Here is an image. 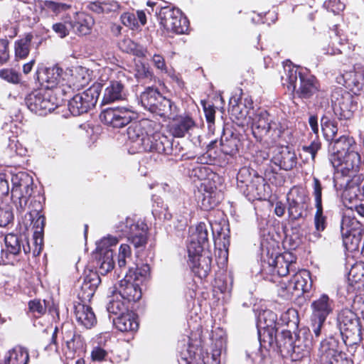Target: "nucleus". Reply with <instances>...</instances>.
<instances>
[{
  "label": "nucleus",
  "mask_w": 364,
  "mask_h": 364,
  "mask_svg": "<svg viewBox=\"0 0 364 364\" xmlns=\"http://www.w3.org/2000/svg\"><path fill=\"white\" fill-rule=\"evenodd\" d=\"M115 231L120 237H127L135 248L144 247L147 242V225L141 220L127 217L115 225Z\"/></svg>",
  "instance_id": "1a4fd4ad"
},
{
  "label": "nucleus",
  "mask_w": 364,
  "mask_h": 364,
  "mask_svg": "<svg viewBox=\"0 0 364 364\" xmlns=\"http://www.w3.org/2000/svg\"><path fill=\"white\" fill-rule=\"evenodd\" d=\"M230 112L232 117H234L237 120H242L246 118V116L248 112L246 110H242L240 107V103H238L237 100L236 98H231L230 100Z\"/></svg>",
  "instance_id": "5fc2aeb1"
},
{
  "label": "nucleus",
  "mask_w": 364,
  "mask_h": 364,
  "mask_svg": "<svg viewBox=\"0 0 364 364\" xmlns=\"http://www.w3.org/2000/svg\"><path fill=\"white\" fill-rule=\"evenodd\" d=\"M140 102L145 109L161 117L174 119L178 113L175 103L164 97L157 88L153 87H147L141 93Z\"/></svg>",
  "instance_id": "20e7f679"
},
{
  "label": "nucleus",
  "mask_w": 364,
  "mask_h": 364,
  "mask_svg": "<svg viewBox=\"0 0 364 364\" xmlns=\"http://www.w3.org/2000/svg\"><path fill=\"white\" fill-rule=\"evenodd\" d=\"M321 126L325 139L331 142L334 141L338 132L337 123L323 116L321 119Z\"/></svg>",
  "instance_id": "37998d69"
},
{
  "label": "nucleus",
  "mask_w": 364,
  "mask_h": 364,
  "mask_svg": "<svg viewBox=\"0 0 364 364\" xmlns=\"http://www.w3.org/2000/svg\"><path fill=\"white\" fill-rule=\"evenodd\" d=\"M316 211L314 215V225L316 231L322 232L326 227V218L323 213V206L316 207Z\"/></svg>",
  "instance_id": "bf43d9fd"
},
{
  "label": "nucleus",
  "mask_w": 364,
  "mask_h": 364,
  "mask_svg": "<svg viewBox=\"0 0 364 364\" xmlns=\"http://www.w3.org/2000/svg\"><path fill=\"white\" fill-rule=\"evenodd\" d=\"M95 23L93 18L85 13H77L70 24L77 35L85 36L90 33Z\"/></svg>",
  "instance_id": "2f4dec72"
},
{
  "label": "nucleus",
  "mask_w": 364,
  "mask_h": 364,
  "mask_svg": "<svg viewBox=\"0 0 364 364\" xmlns=\"http://www.w3.org/2000/svg\"><path fill=\"white\" fill-rule=\"evenodd\" d=\"M309 198L306 191L299 187H293L287 194L288 214L291 220H297L305 217Z\"/></svg>",
  "instance_id": "2eb2a0df"
},
{
  "label": "nucleus",
  "mask_w": 364,
  "mask_h": 364,
  "mask_svg": "<svg viewBox=\"0 0 364 364\" xmlns=\"http://www.w3.org/2000/svg\"><path fill=\"white\" fill-rule=\"evenodd\" d=\"M117 291L121 298L128 302L139 301L142 294L139 283L131 281L126 277L120 282Z\"/></svg>",
  "instance_id": "393cba45"
},
{
  "label": "nucleus",
  "mask_w": 364,
  "mask_h": 364,
  "mask_svg": "<svg viewBox=\"0 0 364 364\" xmlns=\"http://www.w3.org/2000/svg\"><path fill=\"white\" fill-rule=\"evenodd\" d=\"M33 36L28 34L22 39L18 40L15 43V54L18 58L23 59L27 57L30 51V45Z\"/></svg>",
  "instance_id": "de8ad7c7"
},
{
  "label": "nucleus",
  "mask_w": 364,
  "mask_h": 364,
  "mask_svg": "<svg viewBox=\"0 0 364 364\" xmlns=\"http://www.w3.org/2000/svg\"><path fill=\"white\" fill-rule=\"evenodd\" d=\"M326 338L321 341L318 352L321 364H348V360L338 349V341L336 335L323 331Z\"/></svg>",
  "instance_id": "f8f14e48"
},
{
  "label": "nucleus",
  "mask_w": 364,
  "mask_h": 364,
  "mask_svg": "<svg viewBox=\"0 0 364 364\" xmlns=\"http://www.w3.org/2000/svg\"><path fill=\"white\" fill-rule=\"evenodd\" d=\"M134 117V112L131 107H114L103 110L100 119L107 125L113 128H122L131 122Z\"/></svg>",
  "instance_id": "dca6fc26"
},
{
  "label": "nucleus",
  "mask_w": 364,
  "mask_h": 364,
  "mask_svg": "<svg viewBox=\"0 0 364 364\" xmlns=\"http://www.w3.org/2000/svg\"><path fill=\"white\" fill-rule=\"evenodd\" d=\"M346 83L348 87L355 88L357 91L364 87V73L361 71L353 72L347 75Z\"/></svg>",
  "instance_id": "603ef678"
},
{
  "label": "nucleus",
  "mask_w": 364,
  "mask_h": 364,
  "mask_svg": "<svg viewBox=\"0 0 364 364\" xmlns=\"http://www.w3.org/2000/svg\"><path fill=\"white\" fill-rule=\"evenodd\" d=\"M341 232L343 243L349 252L359 250L360 242L363 235V225L355 218L345 214L341 223Z\"/></svg>",
  "instance_id": "9d476101"
},
{
  "label": "nucleus",
  "mask_w": 364,
  "mask_h": 364,
  "mask_svg": "<svg viewBox=\"0 0 364 364\" xmlns=\"http://www.w3.org/2000/svg\"><path fill=\"white\" fill-rule=\"evenodd\" d=\"M113 323L116 328L122 332H135L139 328L136 314L129 311L114 318Z\"/></svg>",
  "instance_id": "7c9ffc66"
},
{
  "label": "nucleus",
  "mask_w": 364,
  "mask_h": 364,
  "mask_svg": "<svg viewBox=\"0 0 364 364\" xmlns=\"http://www.w3.org/2000/svg\"><path fill=\"white\" fill-rule=\"evenodd\" d=\"M38 6L42 15L52 17L64 14L72 7L70 4L53 0H42Z\"/></svg>",
  "instance_id": "c85d7f7f"
},
{
  "label": "nucleus",
  "mask_w": 364,
  "mask_h": 364,
  "mask_svg": "<svg viewBox=\"0 0 364 364\" xmlns=\"http://www.w3.org/2000/svg\"><path fill=\"white\" fill-rule=\"evenodd\" d=\"M221 151L227 155H235L242 146L239 134L229 132H225L220 138Z\"/></svg>",
  "instance_id": "473e14b6"
},
{
  "label": "nucleus",
  "mask_w": 364,
  "mask_h": 364,
  "mask_svg": "<svg viewBox=\"0 0 364 364\" xmlns=\"http://www.w3.org/2000/svg\"><path fill=\"white\" fill-rule=\"evenodd\" d=\"M159 18L160 24L167 31L183 34L188 29V20L179 9L170 7L161 8Z\"/></svg>",
  "instance_id": "ddd939ff"
},
{
  "label": "nucleus",
  "mask_w": 364,
  "mask_h": 364,
  "mask_svg": "<svg viewBox=\"0 0 364 364\" xmlns=\"http://www.w3.org/2000/svg\"><path fill=\"white\" fill-rule=\"evenodd\" d=\"M33 244L34 245V247L32 250L33 255L34 257L38 256L43 249V234L38 233L36 234V232H33Z\"/></svg>",
  "instance_id": "338daca9"
},
{
  "label": "nucleus",
  "mask_w": 364,
  "mask_h": 364,
  "mask_svg": "<svg viewBox=\"0 0 364 364\" xmlns=\"http://www.w3.org/2000/svg\"><path fill=\"white\" fill-rule=\"evenodd\" d=\"M153 129L144 151L156 152L164 155H177V148L173 147V139Z\"/></svg>",
  "instance_id": "6ab92c4d"
},
{
  "label": "nucleus",
  "mask_w": 364,
  "mask_h": 364,
  "mask_svg": "<svg viewBox=\"0 0 364 364\" xmlns=\"http://www.w3.org/2000/svg\"><path fill=\"white\" fill-rule=\"evenodd\" d=\"M14 221V213L9 205L0 207V227L6 228Z\"/></svg>",
  "instance_id": "6e6d98bb"
},
{
  "label": "nucleus",
  "mask_w": 364,
  "mask_h": 364,
  "mask_svg": "<svg viewBox=\"0 0 364 364\" xmlns=\"http://www.w3.org/2000/svg\"><path fill=\"white\" fill-rule=\"evenodd\" d=\"M272 161L280 168L290 171L296 166L297 157L294 151L289 146H282L275 149Z\"/></svg>",
  "instance_id": "5701e85b"
},
{
  "label": "nucleus",
  "mask_w": 364,
  "mask_h": 364,
  "mask_svg": "<svg viewBox=\"0 0 364 364\" xmlns=\"http://www.w3.org/2000/svg\"><path fill=\"white\" fill-rule=\"evenodd\" d=\"M188 264L192 271L200 278H205L210 271L211 259L199 253L196 257L188 255Z\"/></svg>",
  "instance_id": "72a5a7b5"
},
{
  "label": "nucleus",
  "mask_w": 364,
  "mask_h": 364,
  "mask_svg": "<svg viewBox=\"0 0 364 364\" xmlns=\"http://www.w3.org/2000/svg\"><path fill=\"white\" fill-rule=\"evenodd\" d=\"M0 77L9 83L18 84L21 82V74L14 69H2Z\"/></svg>",
  "instance_id": "4d7b16f0"
},
{
  "label": "nucleus",
  "mask_w": 364,
  "mask_h": 364,
  "mask_svg": "<svg viewBox=\"0 0 364 364\" xmlns=\"http://www.w3.org/2000/svg\"><path fill=\"white\" fill-rule=\"evenodd\" d=\"M118 243V239L117 237L114 236H107L106 237L102 238L99 243L97 244V250L100 252H104L105 250H112V247L115 246Z\"/></svg>",
  "instance_id": "680f3d73"
},
{
  "label": "nucleus",
  "mask_w": 364,
  "mask_h": 364,
  "mask_svg": "<svg viewBox=\"0 0 364 364\" xmlns=\"http://www.w3.org/2000/svg\"><path fill=\"white\" fill-rule=\"evenodd\" d=\"M250 119L252 134L257 141L271 145L281 137L282 131L279 125L267 111L258 109L250 116Z\"/></svg>",
  "instance_id": "f03ea898"
},
{
  "label": "nucleus",
  "mask_w": 364,
  "mask_h": 364,
  "mask_svg": "<svg viewBox=\"0 0 364 364\" xmlns=\"http://www.w3.org/2000/svg\"><path fill=\"white\" fill-rule=\"evenodd\" d=\"M321 148V144L320 141L315 139L309 145H305L301 147L299 156L306 163L314 162L316 155Z\"/></svg>",
  "instance_id": "79ce46f5"
},
{
  "label": "nucleus",
  "mask_w": 364,
  "mask_h": 364,
  "mask_svg": "<svg viewBox=\"0 0 364 364\" xmlns=\"http://www.w3.org/2000/svg\"><path fill=\"white\" fill-rule=\"evenodd\" d=\"M132 251L129 245L122 244L119 247L118 255V266L119 268L125 267L127 264V259H131Z\"/></svg>",
  "instance_id": "13d9d810"
},
{
  "label": "nucleus",
  "mask_w": 364,
  "mask_h": 364,
  "mask_svg": "<svg viewBox=\"0 0 364 364\" xmlns=\"http://www.w3.org/2000/svg\"><path fill=\"white\" fill-rule=\"evenodd\" d=\"M101 279L97 272L89 270L77 281V293L82 301H90L93 296Z\"/></svg>",
  "instance_id": "aec40b11"
},
{
  "label": "nucleus",
  "mask_w": 364,
  "mask_h": 364,
  "mask_svg": "<svg viewBox=\"0 0 364 364\" xmlns=\"http://www.w3.org/2000/svg\"><path fill=\"white\" fill-rule=\"evenodd\" d=\"M90 80V74L85 68L79 67L76 69L73 75V86L77 89L82 88L87 85Z\"/></svg>",
  "instance_id": "8fccbe9b"
},
{
  "label": "nucleus",
  "mask_w": 364,
  "mask_h": 364,
  "mask_svg": "<svg viewBox=\"0 0 364 364\" xmlns=\"http://www.w3.org/2000/svg\"><path fill=\"white\" fill-rule=\"evenodd\" d=\"M208 241V226L204 223H200L191 233L187 245L188 255L196 257L203 251L204 245Z\"/></svg>",
  "instance_id": "4be33fe9"
},
{
  "label": "nucleus",
  "mask_w": 364,
  "mask_h": 364,
  "mask_svg": "<svg viewBox=\"0 0 364 364\" xmlns=\"http://www.w3.org/2000/svg\"><path fill=\"white\" fill-rule=\"evenodd\" d=\"M107 351L104 348L96 346L91 352V358L94 361H102L107 356Z\"/></svg>",
  "instance_id": "774afa93"
},
{
  "label": "nucleus",
  "mask_w": 364,
  "mask_h": 364,
  "mask_svg": "<svg viewBox=\"0 0 364 364\" xmlns=\"http://www.w3.org/2000/svg\"><path fill=\"white\" fill-rule=\"evenodd\" d=\"M204 191L201 199L202 208L205 210L214 208L221 200L220 193L215 187L208 188L206 186H205Z\"/></svg>",
  "instance_id": "4c0bfd02"
},
{
  "label": "nucleus",
  "mask_w": 364,
  "mask_h": 364,
  "mask_svg": "<svg viewBox=\"0 0 364 364\" xmlns=\"http://www.w3.org/2000/svg\"><path fill=\"white\" fill-rule=\"evenodd\" d=\"M113 250L98 251L97 267L98 274L105 275L114 268Z\"/></svg>",
  "instance_id": "58836bf2"
},
{
  "label": "nucleus",
  "mask_w": 364,
  "mask_h": 364,
  "mask_svg": "<svg viewBox=\"0 0 364 364\" xmlns=\"http://www.w3.org/2000/svg\"><path fill=\"white\" fill-rule=\"evenodd\" d=\"M257 326L267 331L270 336L269 343H272L273 334L277 332L280 326L279 321H277V314L271 310L263 311L258 316Z\"/></svg>",
  "instance_id": "bb28decb"
},
{
  "label": "nucleus",
  "mask_w": 364,
  "mask_h": 364,
  "mask_svg": "<svg viewBox=\"0 0 364 364\" xmlns=\"http://www.w3.org/2000/svg\"><path fill=\"white\" fill-rule=\"evenodd\" d=\"M311 309L310 328L315 338H318L328 325L326 318L333 311L334 301L327 294H323L312 301Z\"/></svg>",
  "instance_id": "0eeeda50"
},
{
  "label": "nucleus",
  "mask_w": 364,
  "mask_h": 364,
  "mask_svg": "<svg viewBox=\"0 0 364 364\" xmlns=\"http://www.w3.org/2000/svg\"><path fill=\"white\" fill-rule=\"evenodd\" d=\"M62 92L60 87L35 90L26 96L25 103L31 112L46 115L61 105L63 100L59 95Z\"/></svg>",
  "instance_id": "7ed1b4c3"
},
{
  "label": "nucleus",
  "mask_w": 364,
  "mask_h": 364,
  "mask_svg": "<svg viewBox=\"0 0 364 364\" xmlns=\"http://www.w3.org/2000/svg\"><path fill=\"white\" fill-rule=\"evenodd\" d=\"M274 333V341L280 352L289 354L292 349L293 333L289 330H282L279 333Z\"/></svg>",
  "instance_id": "a19ab883"
},
{
  "label": "nucleus",
  "mask_w": 364,
  "mask_h": 364,
  "mask_svg": "<svg viewBox=\"0 0 364 364\" xmlns=\"http://www.w3.org/2000/svg\"><path fill=\"white\" fill-rule=\"evenodd\" d=\"M11 198L19 213H23L28 206V203L32 199L33 193V179L31 175L24 171L18 172L11 176Z\"/></svg>",
  "instance_id": "423d86ee"
},
{
  "label": "nucleus",
  "mask_w": 364,
  "mask_h": 364,
  "mask_svg": "<svg viewBox=\"0 0 364 364\" xmlns=\"http://www.w3.org/2000/svg\"><path fill=\"white\" fill-rule=\"evenodd\" d=\"M353 96L342 88L336 89L331 95L332 108L339 119H349L356 108Z\"/></svg>",
  "instance_id": "4468645a"
},
{
  "label": "nucleus",
  "mask_w": 364,
  "mask_h": 364,
  "mask_svg": "<svg viewBox=\"0 0 364 364\" xmlns=\"http://www.w3.org/2000/svg\"><path fill=\"white\" fill-rule=\"evenodd\" d=\"M117 7V2L115 1H95L90 2L87 5V8L96 13V14H103L108 13L111 11L114 10Z\"/></svg>",
  "instance_id": "09e8293b"
},
{
  "label": "nucleus",
  "mask_w": 364,
  "mask_h": 364,
  "mask_svg": "<svg viewBox=\"0 0 364 364\" xmlns=\"http://www.w3.org/2000/svg\"><path fill=\"white\" fill-rule=\"evenodd\" d=\"M75 315L77 323L86 328H91L96 323V316L89 306L78 304L75 306Z\"/></svg>",
  "instance_id": "f704fd0d"
},
{
  "label": "nucleus",
  "mask_w": 364,
  "mask_h": 364,
  "mask_svg": "<svg viewBox=\"0 0 364 364\" xmlns=\"http://www.w3.org/2000/svg\"><path fill=\"white\" fill-rule=\"evenodd\" d=\"M122 23L134 29L135 28H138V20L136 19V16L135 13L133 12H125L121 15L120 17Z\"/></svg>",
  "instance_id": "e2e57ef3"
},
{
  "label": "nucleus",
  "mask_w": 364,
  "mask_h": 364,
  "mask_svg": "<svg viewBox=\"0 0 364 364\" xmlns=\"http://www.w3.org/2000/svg\"><path fill=\"white\" fill-rule=\"evenodd\" d=\"M333 154L330 157L342 158L345 154L356 149L357 144L353 137L343 135L331 143Z\"/></svg>",
  "instance_id": "cd10ccee"
},
{
  "label": "nucleus",
  "mask_w": 364,
  "mask_h": 364,
  "mask_svg": "<svg viewBox=\"0 0 364 364\" xmlns=\"http://www.w3.org/2000/svg\"><path fill=\"white\" fill-rule=\"evenodd\" d=\"M309 277V272L306 270H301L294 274L292 279L289 282L285 289L289 293L293 294L297 291L304 293L308 291L309 285L307 278Z\"/></svg>",
  "instance_id": "c9c22d12"
},
{
  "label": "nucleus",
  "mask_w": 364,
  "mask_h": 364,
  "mask_svg": "<svg viewBox=\"0 0 364 364\" xmlns=\"http://www.w3.org/2000/svg\"><path fill=\"white\" fill-rule=\"evenodd\" d=\"M27 208L28 209L30 220L33 225V232H36V234H43L46 218L43 215L41 214L43 210L41 202L39 200L32 199Z\"/></svg>",
  "instance_id": "a878e982"
},
{
  "label": "nucleus",
  "mask_w": 364,
  "mask_h": 364,
  "mask_svg": "<svg viewBox=\"0 0 364 364\" xmlns=\"http://www.w3.org/2000/svg\"><path fill=\"white\" fill-rule=\"evenodd\" d=\"M173 119L174 121L169 126V132L174 137H184L186 134H191V132L196 128V122L190 116H180Z\"/></svg>",
  "instance_id": "b1692460"
},
{
  "label": "nucleus",
  "mask_w": 364,
  "mask_h": 364,
  "mask_svg": "<svg viewBox=\"0 0 364 364\" xmlns=\"http://www.w3.org/2000/svg\"><path fill=\"white\" fill-rule=\"evenodd\" d=\"M284 69L285 75L282 79L284 84L287 83L289 90H296L297 78L299 77L300 86L296 94L300 98L309 99L319 91V83L314 76L298 71V68L292 67L291 64H285Z\"/></svg>",
  "instance_id": "39448f33"
},
{
  "label": "nucleus",
  "mask_w": 364,
  "mask_h": 364,
  "mask_svg": "<svg viewBox=\"0 0 364 364\" xmlns=\"http://www.w3.org/2000/svg\"><path fill=\"white\" fill-rule=\"evenodd\" d=\"M291 255L289 253L280 254L277 255L269 262V264L273 267L274 272H276L280 277H284L290 272V268L294 266L290 260Z\"/></svg>",
  "instance_id": "e433bc0d"
},
{
  "label": "nucleus",
  "mask_w": 364,
  "mask_h": 364,
  "mask_svg": "<svg viewBox=\"0 0 364 364\" xmlns=\"http://www.w3.org/2000/svg\"><path fill=\"white\" fill-rule=\"evenodd\" d=\"M102 91V85L95 82L86 90L78 93L68 102V108L74 116H79L93 108Z\"/></svg>",
  "instance_id": "9b49d317"
},
{
  "label": "nucleus",
  "mask_w": 364,
  "mask_h": 364,
  "mask_svg": "<svg viewBox=\"0 0 364 364\" xmlns=\"http://www.w3.org/2000/svg\"><path fill=\"white\" fill-rule=\"evenodd\" d=\"M125 75L119 73L117 79L111 80L105 88L102 100V105L110 104L126 98L127 90L125 87Z\"/></svg>",
  "instance_id": "412c9836"
},
{
  "label": "nucleus",
  "mask_w": 364,
  "mask_h": 364,
  "mask_svg": "<svg viewBox=\"0 0 364 364\" xmlns=\"http://www.w3.org/2000/svg\"><path fill=\"white\" fill-rule=\"evenodd\" d=\"M311 328L300 329L298 333H294L292 349L289 355L294 360H300L309 355L313 346L314 335L310 338Z\"/></svg>",
  "instance_id": "a211bd4d"
},
{
  "label": "nucleus",
  "mask_w": 364,
  "mask_h": 364,
  "mask_svg": "<svg viewBox=\"0 0 364 364\" xmlns=\"http://www.w3.org/2000/svg\"><path fill=\"white\" fill-rule=\"evenodd\" d=\"M158 126L156 122L148 119L133 122L127 129L129 152L132 154L143 152L150 134Z\"/></svg>",
  "instance_id": "6e6552de"
},
{
  "label": "nucleus",
  "mask_w": 364,
  "mask_h": 364,
  "mask_svg": "<svg viewBox=\"0 0 364 364\" xmlns=\"http://www.w3.org/2000/svg\"><path fill=\"white\" fill-rule=\"evenodd\" d=\"M241 191L249 200L260 199L264 196V179L262 176H255Z\"/></svg>",
  "instance_id": "c756f323"
},
{
  "label": "nucleus",
  "mask_w": 364,
  "mask_h": 364,
  "mask_svg": "<svg viewBox=\"0 0 364 364\" xmlns=\"http://www.w3.org/2000/svg\"><path fill=\"white\" fill-rule=\"evenodd\" d=\"M28 350L21 346H16L9 351L4 364H28Z\"/></svg>",
  "instance_id": "ea45409f"
},
{
  "label": "nucleus",
  "mask_w": 364,
  "mask_h": 364,
  "mask_svg": "<svg viewBox=\"0 0 364 364\" xmlns=\"http://www.w3.org/2000/svg\"><path fill=\"white\" fill-rule=\"evenodd\" d=\"M63 340L67 348L72 352H75L83 346L82 338L80 335L75 334L73 331L68 330L63 332Z\"/></svg>",
  "instance_id": "c03bdc74"
},
{
  "label": "nucleus",
  "mask_w": 364,
  "mask_h": 364,
  "mask_svg": "<svg viewBox=\"0 0 364 364\" xmlns=\"http://www.w3.org/2000/svg\"><path fill=\"white\" fill-rule=\"evenodd\" d=\"M149 266L147 264H142L140 267L135 269L129 268L126 272L125 277L136 283H140L145 279L149 273Z\"/></svg>",
  "instance_id": "49530a36"
},
{
  "label": "nucleus",
  "mask_w": 364,
  "mask_h": 364,
  "mask_svg": "<svg viewBox=\"0 0 364 364\" xmlns=\"http://www.w3.org/2000/svg\"><path fill=\"white\" fill-rule=\"evenodd\" d=\"M29 310L34 314L38 316L43 314L46 311L45 301H41V300L34 299L30 301L28 303Z\"/></svg>",
  "instance_id": "69168bd1"
},
{
  "label": "nucleus",
  "mask_w": 364,
  "mask_h": 364,
  "mask_svg": "<svg viewBox=\"0 0 364 364\" xmlns=\"http://www.w3.org/2000/svg\"><path fill=\"white\" fill-rule=\"evenodd\" d=\"M329 161L334 168L341 166V171L343 175H346L349 178H356V181L360 180V176H356L361 164L358 148L345 154L342 158L329 157Z\"/></svg>",
  "instance_id": "f3484780"
},
{
  "label": "nucleus",
  "mask_w": 364,
  "mask_h": 364,
  "mask_svg": "<svg viewBox=\"0 0 364 364\" xmlns=\"http://www.w3.org/2000/svg\"><path fill=\"white\" fill-rule=\"evenodd\" d=\"M62 73L63 70L58 66L48 68L45 70L43 80L48 84V87L55 89L60 81Z\"/></svg>",
  "instance_id": "a18cd8bd"
},
{
  "label": "nucleus",
  "mask_w": 364,
  "mask_h": 364,
  "mask_svg": "<svg viewBox=\"0 0 364 364\" xmlns=\"http://www.w3.org/2000/svg\"><path fill=\"white\" fill-rule=\"evenodd\" d=\"M114 296H115L117 299H111L107 304V310L108 313L117 315V316L122 314H125V312L128 311L127 306L124 301L118 299L117 294H116Z\"/></svg>",
  "instance_id": "864d4df0"
},
{
  "label": "nucleus",
  "mask_w": 364,
  "mask_h": 364,
  "mask_svg": "<svg viewBox=\"0 0 364 364\" xmlns=\"http://www.w3.org/2000/svg\"><path fill=\"white\" fill-rule=\"evenodd\" d=\"M4 242L7 252L14 255H16L19 253L21 247V243L19 237L16 235H6L4 237Z\"/></svg>",
  "instance_id": "3c124183"
},
{
  "label": "nucleus",
  "mask_w": 364,
  "mask_h": 364,
  "mask_svg": "<svg viewBox=\"0 0 364 364\" xmlns=\"http://www.w3.org/2000/svg\"><path fill=\"white\" fill-rule=\"evenodd\" d=\"M252 178L250 171L247 168L243 167L240 169L237 175V186L242 190L244 186L250 181V179Z\"/></svg>",
  "instance_id": "0e129e2a"
},
{
  "label": "nucleus",
  "mask_w": 364,
  "mask_h": 364,
  "mask_svg": "<svg viewBox=\"0 0 364 364\" xmlns=\"http://www.w3.org/2000/svg\"><path fill=\"white\" fill-rule=\"evenodd\" d=\"M322 190L321 181L316 178H313V196L315 199V206H322Z\"/></svg>",
  "instance_id": "052dcab7"
},
{
  "label": "nucleus",
  "mask_w": 364,
  "mask_h": 364,
  "mask_svg": "<svg viewBox=\"0 0 364 364\" xmlns=\"http://www.w3.org/2000/svg\"><path fill=\"white\" fill-rule=\"evenodd\" d=\"M325 331L330 335L341 336L346 346H352L360 339V319L350 309H342L336 320L328 321Z\"/></svg>",
  "instance_id": "f257e3e1"
}]
</instances>
